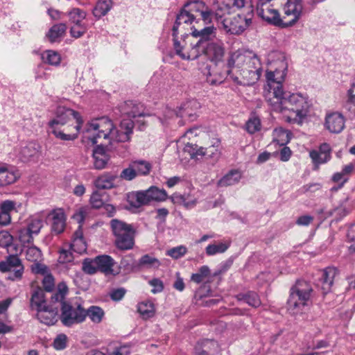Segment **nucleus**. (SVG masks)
<instances>
[{"instance_id":"nucleus-1","label":"nucleus","mask_w":355,"mask_h":355,"mask_svg":"<svg viewBox=\"0 0 355 355\" xmlns=\"http://www.w3.org/2000/svg\"><path fill=\"white\" fill-rule=\"evenodd\" d=\"M281 68L266 72V101L273 111L282 113L286 121L301 125L309 112L308 98L300 94H290L283 90L282 83L287 69L286 63L282 62Z\"/></svg>"},{"instance_id":"nucleus-2","label":"nucleus","mask_w":355,"mask_h":355,"mask_svg":"<svg viewBox=\"0 0 355 355\" xmlns=\"http://www.w3.org/2000/svg\"><path fill=\"white\" fill-rule=\"evenodd\" d=\"M261 71L262 65L256 54L238 50L230 54L222 71L218 73V78H208V82L211 85L220 84L230 77L237 85L250 86L259 80Z\"/></svg>"},{"instance_id":"nucleus-3","label":"nucleus","mask_w":355,"mask_h":355,"mask_svg":"<svg viewBox=\"0 0 355 355\" xmlns=\"http://www.w3.org/2000/svg\"><path fill=\"white\" fill-rule=\"evenodd\" d=\"M216 28L214 26H205L200 31H195L193 36L196 41H191L189 45L185 42L184 46H181L179 41L175 42V50L178 55L183 60H196L201 55H205L216 65L222 62L225 55V46L220 40L212 41Z\"/></svg>"},{"instance_id":"nucleus-4","label":"nucleus","mask_w":355,"mask_h":355,"mask_svg":"<svg viewBox=\"0 0 355 355\" xmlns=\"http://www.w3.org/2000/svg\"><path fill=\"white\" fill-rule=\"evenodd\" d=\"M67 293V285L64 283L60 284L58 291L51 296V302L60 304V320L64 326L71 327L85 321V309L80 303L77 301H66L64 300Z\"/></svg>"},{"instance_id":"nucleus-5","label":"nucleus","mask_w":355,"mask_h":355,"mask_svg":"<svg viewBox=\"0 0 355 355\" xmlns=\"http://www.w3.org/2000/svg\"><path fill=\"white\" fill-rule=\"evenodd\" d=\"M193 11H196L195 4H191L190 2L186 3L184 8L177 15L176 19L172 28V35L173 37L174 43L178 40V35H180L183 37V44L185 42L189 45L191 41H196L193 36L195 31H199L201 28H196L193 23L198 24V21L195 20Z\"/></svg>"},{"instance_id":"nucleus-6","label":"nucleus","mask_w":355,"mask_h":355,"mask_svg":"<svg viewBox=\"0 0 355 355\" xmlns=\"http://www.w3.org/2000/svg\"><path fill=\"white\" fill-rule=\"evenodd\" d=\"M231 12H225L221 8L215 10V19L220 28L227 34L240 35L252 24V15L243 16L238 14L230 15Z\"/></svg>"},{"instance_id":"nucleus-7","label":"nucleus","mask_w":355,"mask_h":355,"mask_svg":"<svg viewBox=\"0 0 355 355\" xmlns=\"http://www.w3.org/2000/svg\"><path fill=\"white\" fill-rule=\"evenodd\" d=\"M311 297V286L304 281L299 280L291 288L287 301V309L293 315L303 313L309 310L307 302Z\"/></svg>"},{"instance_id":"nucleus-8","label":"nucleus","mask_w":355,"mask_h":355,"mask_svg":"<svg viewBox=\"0 0 355 355\" xmlns=\"http://www.w3.org/2000/svg\"><path fill=\"white\" fill-rule=\"evenodd\" d=\"M110 224L116 248L121 250L132 249L135 234L132 225L118 219L111 220Z\"/></svg>"},{"instance_id":"nucleus-9","label":"nucleus","mask_w":355,"mask_h":355,"mask_svg":"<svg viewBox=\"0 0 355 355\" xmlns=\"http://www.w3.org/2000/svg\"><path fill=\"white\" fill-rule=\"evenodd\" d=\"M84 139L89 140L92 144L98 142V139L114 137V125L107 117H102L92 121L86 125L83 131Z\"/></svg>"},{"instance_id":"nucleus-10","label":"nucleus","mask_w":355,"mask_h":355,"mask_svg":"<svg viewBox=\"0 0 355 355\" xmlns=\"http://www.w3.org/2000/svg\"><path fill=\"white\" fill-rule=\"evenodd\" d=\"M0 272L8 273V279L10 281H19L22 279L24 266L18 255L10 254L0 261Z\"/></svg>"},{"instance_id":"nucleus-11","label":"nucleus","mask_w":355,"mask_h":355,"mask_svg":"<svg viewBox=\"0 0 355 355\" xmlns=\"http://www.w3.org/2000/svg\"><path fill=\"white\" fill-rule=\"evenodd\" d=\"M71 117L76 119L77 125L75 128L76 131L79 132L83 123L81 116L79 112L64 106L57 107L55 118L49 122V125L50 128H53L55 125H64L69 122Z\"/></svg>"},{"instance_id":"nucleus-12","label":"nucleus","mask_w":355,"mask_h":355,"mask_svg":"<svg viewBox=\"0 0 355 355\" xmlns=\"http://www.w3.org/2000/svg\"><path fill=\"white\" fill-rule=\"evenodd\" d=\"M337 270L334 267H327L322 270H318L314 275L315 285L322 291L323 295L329 293L334 284Z\"/></svg>"},{"instance_id":"nucleus-13","label":"nucleus","mask_w":355,"mask_h":355,"mask_svg":"<svg viewBox=\"0 0 355 355\" xmlns=\"http://www.w3.org/2000/svg\"><path fill=\"white\" fill-rule=\"evenodd\" d=\"M117 110L121 114L122 116H127L130 118L129 119L148 115L145 112V107L141 103L132 101L122 103L119 105Z\"/></svg>"},{"instance_id":"nucleus-14","label":"nucleus","mask_w":355,"mask_h":355,"mask_svg":"<svg viewBox=\"0 0 355 355\" xmlns=\"http://www.w3.org/2000/svg\"><path fill=\"white\" fill-rule=\"evenodd\" d=\"M283 10L284 15L291 17V19L286 21L287 27L292 26L298 19L302 12V6L300 0H286Z\"/></svg>"},{"instance_id":"nucleus-15","label":"nucleus","mask_w":355,"mask_h":355,"mask_svg":"<svg viewBox=\"0 0 355 355\" xmlns=\"http://www.w3.org/2000/svg\"><path fill=\"white\" fill-rule=\"evenodd\" d=\"M133 128L134 121L132 119H125L124 118L121 121L120 129H114V137L110 139L117 142L129 141L133 133Z\"/></svg>"},{"instance_id":"nucleus-16","label":"nucleus","mask_w":355,"mask_h":355,"mask_svg":"<svg viewBox=\"0 0 355 355\" xmlns=\"http://www.w3.org/2000/svg\"><path fill=\"white\" fill-rule=\"evenodd\" d=\"M152 196L148 189L132 191L127 195V200L131 207L139 208L152 202Z\"/></svg>"},{"instance_id":"nucleus-17","label":"nucleus","mask_w":355,"mask_h":355,"mask_svg":"<svg viewBox=\"0 0 355 355\" xmlns=\"http://www.w3.org/2000/svg\"><path fill=\"white\" fill-rule=\"evenodd\" d=\"M20 177L18 170L6 164H0V187L15 183Z\"/></svg>"},{"instance_id":"nucleus-18","label":"nucleus","mask_w":355,"mask_h":355,"mask_svg":"<svg viewBox=\"0 0 355 355\" xmlns=\"http://www.w3.org/2000/svg\"><path fill=\"white\" fill-rule=\"evenodd\" d=\"M259 15L268 24L280 28H287L284 19L280 17L278 11L275 9H270L268 7L259 10Z\"/></svg>"},{"instance_id":"nucleus-19","label":"nucleus","mask_w":355,"mask_h":355,"mask_svg":"<svg viewBox=\"0 0 355 355\" xmlns=\"http://www.w3.org/2000/svg\"><path fill=\"white\" fill-rule=\"evenodd\" d=\"M55 304L51 302V305L46 306L44 309L37 311V318L40 322L47 325L55 324L58 309V306L55 305Z\"/></svg>"},{"instance_id":"nucleus-20","label":"nucleus","mask_w":355,"mask_h":355,"mask_svg":"<svg viewBox=\"0 0 355 355\" xmlns=\"http://www.w3.org/2000/svg\"><path fill=\"white\" fill-rule=\"evenodd\" d=\"M217 8H221L225 12H231L232 10H239L243 8H248V15H252L253 9L250 0H221Z\"/></svg>"},{"instance_id":"nucleus-21","label":"nucleus","mask_w":355,"mask_h":355,"mask_svg":"<svg viewBox=\"0 0 355 355\" xmlns=\"http://www.w3.org/2000/svg\"><path fill=\"white\" fill-rule=\"evenodd\" d=\"M325 126L332 133H340L345 128V119L338 112L329 114L326 116Z\"/></svg>"},{"instance_id":"nucleus-22","label":"nucleus","mask_w":355,"mask_h":355,"mask_svg":"<svg viewBox=\"0 0 355 355\" xmlns=\"http://www.w3.org/2000/svg\"><path fill=\"white\" fill-rule=\"evenodd\" d=\"M331 159V148L327 143L320 145L319 151L312 150L313 169L318 170L320 164H324Z\"/></svg>"},{"instance_id":"nucleus-23","label":"nucleus","mask_w":355,"mask_h":355,"mask_svg":"<svg viewBox=\"0 0 355 355\" xmlns=\"http://www.w3.org/2000/svg\"><path fill=\"white\" fill-rule=\"evenodd\" d=\"M191 4H195L196 11H193L195 15V20L200 17L205 24H210L213 17H215V12H213L211 10L206 6L205 3L201 1H191Z\"/></svg>"},{"instance_id":"nucleus-24","label":"nucleus","mask_w":355,"mask_h":355,"mask_svg":"<svg viewBox=\"0 0 355 355\" xmlns=\"http://www.w3.org/2000/svg\"><path fill=\"white\" fill-rule=\"evenodd\" d=\"M218 351V345L214 340H203L195 347L196 355H215Z\"/></svg>"},{"instance_id":"nucleus-25","label":"nucleus","mask_w":355,"mask_h":355,"mask_svg":"<svg viewBox=\"0 0 355 355\" xmlns=\"http://www.w3.org/2000/svg\"><path fill=\"white\" fill-rule=\"evenodd\" d=\"M51 221V230L58 234L64 231L65 227V217L64 212L61 210H53L48 216Z\"/></svg>"},{"instance_id":"nucleus-26","label":"nucleus","mask_w":355,"mask_h":355,"mask_svg":"<svg viewBox=\"0 0 355 355\" xmlns=\"http://www.w3.org/2000/svg\"><path fill=\"white\" fill-rule=\"evenodd\" d=\"M92 157L94 159V167L97 170L105 168L110 160V155L101 146H97L94 148Z\"/></svg>"},{"instance_id":"nucleus-27","label":"nucleus","mask_w":355,"mask_h":355,"mask_svg":"<svg viewBox=\"0 0 355 355\" xmlns=\"http://www.w3.org/2000/svg\"><path fill=\"white\" fill-rule=\"evenodd\" d=\"M98 270L105 274H113L112 267L115 264L114 260L109 255L103 254L96 257Z\"/></svg>"},{"instance_id":"nucleus-28","label":"nucleus","mask_w":355,"mask_h":355,"mask_svg":"<svg viewBox=\"0 0 355 355\" xmlns=\"http://www.w3.org/2000/svg\"><path fill=\"white\" fill-rule=\"evenodd\" d=\"M171 198L174 204L182 205L187 209L193 207L197 202L196 199L191 197L190 195L174 193L172 195Z\"/></svg>"},{"instance_id":"nucleus-29","label":"nucleus","mask_w":355,"mask_h":355,"mask_svg":"<svg viewBox=\"0 0 355 355\" xmlns=\"http://www.w3.org/2000/svg\"><path fill=\"white\" fill-rule=\"evenodd\" d=\"M67 31V26L64 23L53 25L48 31L46 37L51 42H55L58 38L63 37Z\"/></svg>"},{"instance_id":"nucleus-30","label":"nucleus","mask_w":355,"mask_h":355,"mask_svg":"<svg viewBox=\"0 0 355 355\" xmlns=\"http://www.w3.org/2000/svg\"><path fill=\"white\" fill-rule=\"evenodd\" d=\"M241 178V173L238 170H232L218 182L219 187H228L234 185L239 182Z\"/></svg>"},{"instance_id":"nucleus-31","label":"nucleus","mask_w":355,"mask_h":355,"mask_svg":"<svg viewBox=\"0 0 355 355\" xmlns=\"http://www.w3.org/2000/svg\"><path fill=\"white\" fill-rule=\"evenodd\" d=\"M116 176L109 174H104L96 178L94 185L98 189H110L114 187V180Z\"/></svg>"},{"instance_id":"nucleus-32","label":"nucleus","mask_w":355,"mask_h":355,"mask_svg":"<svg viewBox=\"0 0 355 355\" xmlns=\"http://www.w3.org/2000/svg\"><path fill=\"white\" fill-rule=\"evenodd\" d=\"M44 293L41 288L36 289L32 294L31 299V306L37 311L44 309L46 306Z\"/></svg>"},{"instance_id":"nucleus-33","label":"nucleus","mask_w":355,"mask_h":355,"mask_svg":"<svg viewBox=\"0 0 355 355\" xmlns=\"http://www.w3.org/2000/svg\"><path fill=\"white\" fill-rule=\"evenodd\" d=\"M239 301H244L248 305L257 308L259 307L261 302L259 295L253 291H249L246 293H240L236 296Z\"/></svg>"},{"instance_id":"nucleus-34","label":"nucleus","mask_w":355,"mask_h":355,"mask_svg":"<svg viewBox=\"0 0 355 355\" xmlns=\"http://www.w3.org/2000/svg\"><path fill=\"white\" fill-rule=\"evenodd\" d=\"M40 149V146L38 144L31 141L21 148V155L24 161H28L31 157L36 156Z\"/></svg>"},{"instance_id":"nucleus-35","label":"nucleus","mask_w":355,"mask_h":355,"mask_svg":"<svg viewBox=\"0 0 355 355\" xmlns=\"http://www.w3.org/2000/svg\"><path fill=\"white\" fill-rule=\"evenodd\" d=\"M85 318L88 316L94 323H100L105 315L104 311L98 306H91L89 309H85Z\"/></svg>"},{"instance_id":"nucleus-36","label":"nucleus","mask_w":355,"mask_h":355,"mask_svg":"<svg viewBox=\"0 0 355 355\" xmlns=\"http://www.w3.org/2000/svg\"><path fill=\"white\" fill-rule=\"evenodd\" d=\"M112 0H100L93 10L94 15L97 18L105 15L112 8Z\"/></svg>"},{"instance_id":"nucleus-37","label":"nucleus","mask_w":355,"mask_h":355,"mask_svg":"<svg viewBox=\"0 0 355 355\" xmlns=\"http://www.w3.org/2000/svg\"><path fill=\"white\" fill-rule=\"evenodd\" d=\"M42 60L50 65L59 66L61 62V56L57 51L46 50L42 54Z\"/></svg>"},{"instance_id":"nucleus-38","label":"nucleus","mask_w":355,"mask_h":355,"mask_svg":"<svg viewBox=\"0 0 355 355\" xmlns=\"http://www.w3.org/2000/svg\"><path fill=\"white\" fill-rule=\"evenodd\" d=\"M137 310L144 319L152 318L155 312L154 304L151 302H142L139 303Z\"/></svg>"},{"instance_id":"nucleus-39","label":"nucleus","mask_w":355,"mask_h":355,"mask_svg":"<svg viewBox=\"0 0 355 355\" xmlns=\"http://www.w3.org/2000/svg\"><path fill=\"white\" fill-rule=\"evenodd\" d=\"M161 265L160 261L155 257L145 254L139 260L138 266L146 268H158Z\"/></svg>"},{"instance_id":"nucleus-40","label":"nucleus","mask_w":355,"mask_h":355,"mask_svg":"<svg viewBox=\"0 0 355 355\" xmlns=\"http://www.w3.org/2000/svg\"><path fill=\"white\" fill-rule=\"evenodd\" d=\"M291 133L282 128L275 129L273 141L279 146H284L290 141Z\"/></svg>"},{"instance_id":"nucleus-41","label":"nucleus","mask_w":355,"mask_h":355,"mask_svg":"<svg viewBox=\"0 0 355 355\" xmlns=\"http://www.w3.org/2000/svg\"><path fill=\"white\" fill-rule=\"evenodd\" d=\"M347 100L344 104V108L351 114L355 116V83L347 91Z\"/></svg>"},{"instance_id":"nucleus-42","label":"nucleus","mask_w":355,"mask_h":355,"mask_svg":"<svg viewBox=\"0 0 355 355\" xmlns=\"http://www.w3.org/2000/svg\"><path fill=\"white\" fill-rule=\"evenodd\" d=\"M135 172L138 175H148L151 169V165L149 162L144 160H136L131 162Z\"/></svg>"},{"instance_id":"nucleus-43","label":"nucleus","mask_w":355,"mask_h":355,"mask_svg":"<svg viewBox=\"0 0 355 355\" xmlns=\"http://www.w3.org/2000/svg\"><path fill=\"white\" fill-rule=\"evenodd\" d=\"M230 245L225 243H214L207 246L205 248L206 254L208 256H213L218 253L225 252Z\"/></svg>"},{"instance_id":"nucleus-44","label":"nucleus","mask_w":355,"mask_h":355,"mask_svg":"<svg viewBox=\"0 0 355 355\" xmlns=\"http://www.w3.org/2000/svg\"><path fill=\"white\" fill-rule=\"evenodd\" d=\"M69 20L73 25L84 24L82 21L86 17V12L80 8H75L68 12Z\"/></svg>"},{"instance_id":"nucleus-45","label":"nucleus","mask_w":355,"mask_h":355,"mask_svg":"<svg viewBox=\"0 0 355 355\" xmlns=\"http://www.w3.org/2000/svg\"><path fill=\"white\" fill-rule=\"evenodd\" d=\"M210 275V270L207 266H201L198 272L193 274L191 280L197 284L202 282Z\"/></svg>"},{"instance_id":"nucleus-46","label":"nucleus","mask_w":355,"mask_h":355,"mask_svg":"<svg viewBox=\"0 0 355 355\" xmlns=\"http://www.w3.org/2000/svg\"><path fill=\"white\" fill-rule=\"evenodd\" d=\"M42 227L43 221L42 219L39 218H32L26 228L33 235H37Z\"/></svg>"},{"instance_id":"nucleus-47","label":"nucleus","mask_w":355,"mask_h":355,"mask_svg":"<svg viewBox=\"0 0 355 355\" xmlns=\"http://www.w3.org/2000/svg\"><path fill=\"white\" fill-rule=\"evenodd\" d=\"M151 195L152 201H164L167 198V193L164 189H159L156 187H151L148 189Z\"/></svg>"},{"instance_id":"nucleus-48","label":"nucleus","mask_w":355,"mask_h":355,"mask_svg":"<svg viewBox=\"0 0 355 355\" xmlns=\"http://www.w3.org/2000/svg\"><path fill=\"white\" fill-rule=\"evenodd\" d=\"M26 259L32 262L38 261L42 257V252L35 245L28 248L26 252Z\"/></svg>"},{"instance_id":"nucleus-49","label":"nucleus","mask_w":355,"mask_h":355,"mask_svg":"<svg viewBox=\"0 0 355 355\" xmlns=\"http://www.w3.org/2000/svg\"><path fill=\"white\" fill-rule=\"evenodd\" d=\"M96 257L94 259H85L83 262V270L89 275L95 274L98 270Z\"/></svg>"},{"instance_id":"nucleus-50","label":"nucleus","mask_w":355,"mask_h":355,"mask_svg":"<svg viewBox=\"0 0 355 355\" xmlns=\"http://www.w3.org/2000/svg\"><path fill=\"white\" fill-rule=\"evenodd\" d=\"M196 101H190L184 104L180 108L177 116L182 118L187 117L191 121H193L196 118V114L189 112V108L191 105H196Z\"/></svg>"},{"instance_id":"nucleus-51","label":"nucleus","mask_w":355,"mask_h":355,"mask_svg":"<svg viewBox=\"0 0 355 355\" xmlns=\"http://www.w3.org/2000/svg\"><path fill=\"white\" fill-rule=\"evenodd\" d=\"M19 241L23 244H32L33 243V234L26 227L20 229L18 232Z\"/></svg>"},{"instance_id":"nucleus-52","label":"nucleus","mask_w":355,"mask_h":355,"mask_svg":"<svg viewBox=\"0 0 355 355\" xmlns=\"http://www.w3.org/2000/svg\"><path fill=\"white\" fill-rule=\"evenodd\" d=\"M70 248L78 254H82L87 250L86 242L84 239H73Z\"/></svg>"},{"instance_id":"nucleus-53","label":"nucleus","mask_w":355,"mask_h":355,"mask_svg":"<svg viewBox=\"0 0 355 355\" xmlns=\"http://www.w3.org/2000/svg\"><path fill=\"white\" fill-rule=\"evenodd\" d=\"M50 128L52 129L51 132L55 136V137H57L61 140H63V141H73V140H75L78 137V132H79L77 131V132L76 134H65V133L62 132L61 130L57 129L55 127Z\"/></svg>"},{"instance_id":"nucleus-54","label":"nucleus","mask_w":355,"mask_h":355,"mask_svg":"<svg viewBox=\"0 0 355 355\" xmlns=\"http://www.w3.org/2000/svg\"><path fill=\"white\" fill-rule=\"evenodd\" d=\"M187 252V249L184 245H179L173 248L166 252V255L172 257L173 259H178L183 257Z\"/></svg>"},{"instance_id":"nucleus-55","label":"nucleus","mask_w":355,"mask_h":355,"mask_svg":"<svg viewBox=\"0 0 355 355\" xmlns=\"http://www.w3.org/2000/svg\"><path fill=\"white\" fill-rule=\"evenodd\" d=\"M137 176L135 170L130 162L128 167L124 168L120 173V178L122 180L130 181L135 179Z\"/></svg>"},{"instance_id":"nucleus-56","label":"nucleus","mask_w":355,"mask_h":355,"mask_svg":"<svg viewBox=\"0 0 355 355\" xmlns=\"http://www.w3.org/2000/svg\"><path fill=\"white\" fill-rule=\"evenodd\" d=\"M260 128L261 122L259 119L257 117L251 118L246 123V130L250 134H253L259 131Z\"/></svg>"},{"instance_id":"nucleus-57","label":"nucleus","mask_w":355,"mask_h":355,"mask_svg":"<svg viewBox=\"0 0 355 355\" xmlns=\"http://www.w3.org/2000/svg\"><path fill=\"white\" fill-rule=\"evenodd\" d=\"M87 27L85 24L73 25L71 27L70 34L74 38H80L87 32Z\"/></svg>"},{"instance_id":"nucleus-58","label":"nucleus","mask_w":355,"mask_h":355,"mask_svg":"<svg viewBox=\"0 0 355 355\" xmlns=\"http://www.w3.org/2000/svg\"><path fill=\"white\" fill-rule=\"evenodd\" d=\"M219 141L216 142V144H213L212 146L205 148L206 156L208 157L213 159L214 161H217L219 157L220 153L218 150Z\"/></svg>"},{"instance_id":"nucleus-59","label":"nucleus","mask_w":355,"mask_h":355,"mask_svg":"<svg viewBox=\"0 0 355 355\" xmlns=\"http://www.w3.org/2000/svg\"><path fill=\"white\" fill-rule=\"evenodd\" d=\"M12 236L8 231L0 232V246L8 248L12 243Z\"/></svg>"},{"instance_id":"nucleus-60","label":"nucleus","mask_w":355,"mask_h":355,"mask_svg":"<svg viewBox=\"0 0 355 355\" xmlns=\"http://www.w3.org/2000/svg\"><path fill=\"white\" fill-rule=\"evenodd\" d=\"M101 197V194L98 191L93 192L90 198V203L94 208L99 209L103 207L105 203Z\"/></svg>"},{"instance_id":"nucleus-61","label":"nucleus","mask_w":355,"mask_h":355,"mask_svg":"<svg viewBox=\"0 0 355 355\" xmlns=\"http://www.w3.org/2000/svg\"><path fill=\"white\" fill-rule=\"evenodd\" d=\"M67 337L65 334L58 335L53 341V347L58 350L64 349L67 347Z\"/></svg>"},{"instance_id":"nucleus-62","label":"nucleus","mask_w":355,"mask_h":355,"mask_svg":"<svg viewBox=\"0 0 355 355\" xmlns=\"http://www.w3.org/2000/svg\"><path fill=\"white\" fill-rule=\"evenodd\" d=\"M15 207L16 202L7 200L0 204V211L10 215V212L15 209Z\"/></svg>"},{"instance_id":"nucleus-63","label":"nucleus","mask_w":355,"mask_h":355,"mask_svg":"<svg viewBox=\"0 0 355 355\" xmlns=\"http://www.w3.org/2000/svg\"><path fill=\"white\" fill-rule=\"evenodd\" d=\"M73 256L71 251L67 250H60L58 261L61 263H70L73 261Z\"/></svg>"},{"instance_id":"nucleus-64","label":"nucleus","mask_w":355,"mask_h":355,"mask_svg":"<svg viewBox=\"0 0 355 355\" xmlns=\"http://www.w3.org/2000/svg\"><path fill=\"white\" fill-rule=\"evenodd\" d=\"M130 354V345H123L116 347L114 349L109 352L107 355H129Z\"/></svg>"}]
</instances>
